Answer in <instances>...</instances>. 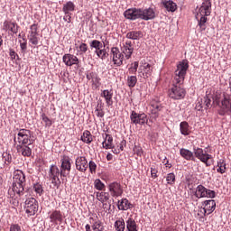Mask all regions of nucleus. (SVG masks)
Returning <instances> with one entry per match:
<instances>
[{
	"instance_id": "72a5a7b5",
	"label": "nucleus",
	"mask_w": 231,
	"mask_h": 231,
	"mask_svg": "<svg viewBox=\"0 0 231 231\" xmlns=\"http://www.w3.org/2000/svg\"><path fill=\"white\" fill-rule=\"evenodd\" d=\"M126 229L128 231H137L138 226L136 225V221H134V219L129 217L126 221Z\"/></svg>"
},
{
	"instance_id": "a878e982",
	"label": "nucleus",
	"mask_w": 231,
	"mask_h": 231,
	"mask_svg": "<svg viewBox=\"0 0 231 231\" xmlns=\"http://www.w3.org/2000/svg\"><path fill=\"white\" fill-rule=\"evenodd\" d=\"M117 208L118 210H129V208H133V204L129 202V199H122L118 201Z\"/></svg>"
},
{
	"instance_id": "09e8293b",
	"label": "nucleus",
	"mask_w": 231,
	"mask_h": 231,
	"mask_svg": "<svg viewBox=\"0 0 231 231\" xmlns=\"http://www.w3.org/2000/svg\"><path fill=\"white\" fill-rule=\"evenodd\" d=\"M41 116H42V122H44L45 124V127H50L51 125H52L53 123L51 122V119L47 117L46 114L42 113Z\"/></svg>"
},
{
	"instance_id": "20e7f679",
	"label": "nucleus",
	"mask_w": 231,
	"mask_h": 231,
	"mask_svg": "<svg viewBox=\"0 0 231 231\" xmlns=\"http://www.w3.org/2000/svg\"><path fill=\"white\" fill-rule=\"evenodd\" d=\"M26 185V175L21 170H16L14 173L13 192L18 196H24V186Z\"/></svg>"
},
{
	"instance_id": "e2e57ef3",
	"label": "nucleus",
	"mask_w": 231,
	"mask_h": 231,
	"mask_svg": "<svg viewBox=\"0 0 231 231\" xmlns=\"http://www.w3.org/2000/svg\"><path fill=\"white\" fill-rule=\"evenodd\" d=\"M9 55L12 59V60H15V59L17 57V54L15 53V51H14L13 49H10Z\"/></svg>"
},
{
	"instance_id": "ddd939ff",
	"label": "nucleus",
	"mask_w": 231,
	"mask_h": 231,
	"mask_svg": "<svg viewBox=\"0 0 231 231\" xmlns=\"http://www.w3.org/2000/svg\"><path fill=\"white\" fill-rule=\"evenodd\" d=\"M138 73L143 79H149L152 75V65L147 62L143 63L139 67Z\"/></svg>"
},
{
	"instance_id": "412c9836",
	"label": "nucleus",
	"mask_w": 231,
	"mask_h": 231,
	"mask_svg": "<svg viewBox=\"0 0 231 231\" xmlns=\"http://www.w3.org/2000/svg\"><path fill=\"white\" fill-rule=\"evenodd\" d=\"M87 80H91L92 86H95V88L100 87V77H98V74L97 72H88L86 74Z\"/></svg>"
},
{
	"instance_id": "f257e3e1",
	"label": "nucleus",
	"mask_w": 231,
	"mask_h": 231,
	"mask_svg": "<svg viewBox=\"0 0 231 231\" xmlns=\"http://www.w3.org/2000/svg\"><path fill=\"white\" fill-rule=\"evenodd\" d=\"M188 69L189 60H183L177 65L172 85L168 90V95L172 100H181L185 98L187 91L183 88V82H185V75H187Z\"/></svg>"
},
{
	"instance_id": "bb28decb",
	"label": "nucleus",
	"mask_w": 231,
	"mask_h": 231,
	"mask_svg": "<svg viewBox=\"0 0 231 231\" xmlns=\"http://www.w3.org/2000/svg\"><path fill=\"white\" fill-rule=\"evenodd\" d=\"M163 109V106L160 103H152L151 104V115L153 116V118H158L160 116V111Z\"/></svg>"
},
{
	"instance_id": "7ed1b4c3",
	"label": "nucleus",
	"mask_w": 231,
	"mask_h": 231,
	"mask_svg": "<svg viewBox=\"0 0 231 231\" xmlns=\"http://www.w3.org/2000/svg\"><path fill=\"white\" fill-rule=\"evenodd\" d=\"M212 14V1L211 0H203L201 6L199 8L195 18L198 21V25L199 26L201 32H205L207 30V21H208V17Z\"/></svg>"
},
{
	"instance_id": "9b49d317",
	"label": "nucleus",
	"mask_w": 231,
	"mask_h": 231,
	"mask_svg": "<svg viewBox=\"0 0 231 231\" xmlns=\"http://www.w3.org/2000/svg\"><path fill=\"white\" fill-rule=\"evenodd\" d=\"M60 174V170H59V167L57 165H51L50 167L49 176L51 179V183L54 185V187H60V180L59 179V176Z\"/></svg>"
},
{
	"instance_id": "b1692460",
	"label": "nucleus",
	"mask_w": 231,
	"mask_h": 231,
	"mask_svg": "<svg viewBox=\"0 0 231 231\" xmlns=\"http://www.w3.org/2000/svg\"><path fill=\"white\" fill-rule=\"evenodd\" d=\"M101 97L105 98L106 106L113 104V90L105 89L101 92Z\"/></svg>"
},
{
	"instance_id": "39448f33",
	"label": "nucleus",
	"mask_w": 231,
	"mask_h": 231,
	"mask_svg": "<svg viewBox=\"0 0 231 231\" xmlns=\"http://www.w3.org/2000/svg\"><path fill=\"white\" fill-rule=\"evenodd\" d=\"M14 145H32L35 140L32 139V131L21 128L14 137Z\"/></svg>"
},
{
	"instance_id": "69168bd1",
	"label": "nucleus",
	"mask_w": 231,
	"mask_h": 231,
	"mask_svg": "<svg viewBox=\"0 0 231 231\" xmlns=\"http://www.w3.org/2000/svg\"><path fill=\"white\" fill-rule=\"evenodd\" d=\"M63 21H66L67 23H71V14H65V16L63 17Z\"/></svg>"
},
{
	"instance_id": "6e6552de",
	"label": "nucleus",
	"mask_w": 231,
	"mask_h": 231,
	"mask_svg": "<svg viewBox=\"0 0 231 231\" xmlns=\"http://www.w3.org/2000/svg\"><path fill=\"white\" fill-rule=\"evenodd\" d=\"M130 120L134 125H145L149 122V118L145 113L138 114L136 111L133 110L130 115Z\"/></svg>"
},
{
	"instance_id": "473e14b6",
	"label": "nucleus",
	"mask_w": 231,
	"mask_h": 231,
	"mask_svg": "<svg viewBox=\"0 0 231 231\" xmlns=\"http://www.w3.org/2000/svg\"><path fill=\"white\" fill-rule=\"evenodd\" d=\"M206 187L199 184L197 186L196 190L194 192V196L198 198V199H201V198H205V191H206Z\"/></svg>"
},
{
	"instance_id": "49530a36",
	"label": "nucleus",
	"mask_w": 231,
	"mask_h": 231,
	"mask_svg": "<svg viewBox=\"0 0 231 231\" xmlns=\"http://www.w3.org/2000/svg\"><path fill=\"white\" fill-rule=\"evenodd\" d=\"M98 201L101 203H106V201H109V193L107 192H101L99 193Z\"/></svg>"
},
{
	"instance_id": "338daca9",
	"label": "nucleus",
	"mask_w": 231,
	"mask_h": 231,
	"mask_svg": "<svg viewBox=\"0 0 231 231\" xmlns=\"http://www.w3.org/2000/svg\"><path fill=\"white\" fill-rule=\"evenodd\" d=\"M165 231H180V230H178V227H176L175 226H170L166 227Z\"/></svg>"
},
{
	"instance_id": "7c9ffc66",
	"label": "nucleus",
	"mask_w": 231,
	"mask_h": 231,
	"mask_svg": "<svg viewBox=\"0 0 231 231\" xmlns=\"http://www.w3.org/2000/svg\"><path fill=\"white\" fill-rule=\"evenodd\" d=\"M89 46L91 48V50H95V51H98L99 50H101V48H106V43L103 42H100L98 40H93L90 42Z\"/></svg>"
},
{
	"instance_id": "aec40b11",
	"label": "nucleus",
	"mask_w": 231,
	"mask_h": 231,
	"mask_svg": "<svg viewBox=\"0 0 231 231\" xmlns=\"http://www.w3.org/2000/svg\"><path fill=\"white\" fill-rule=\"evenodd\" d=\"M180 154L181 158H183L184 160H187V162H190V161L196 162V157L194 156V152L189 149L181 148L180 150Z\"/></svg>"
},
{
	"instance_id": "423d86ee",
	"label": "nucleus",
	"mask_w": 231,
	"mask_h": 231,
	"mask_svg": "<svg viewBox=\"0 0 231 231\" xmlns=\"http://www.w3.org/2000/svg\"><path fill=\"white\" fill-rule=\"evenodd\" d=\"M193 155L195 158H198V160H200L202 163H205L206 167H210V165H212V162H209V160H212V155L207 153L202 148L194 147Z\"/></svg>"
},
{
	"instance_id": "1a4fd4ad",
	"label": "nucleus",
	"mask_w": 231,
	"mask_h": 231,
	"mask_svg": "<svg viewBox=\"0 0 231 231\" xmlns=\"http://www.w3.org/2000/svg\"><path fill=\"white\" fill-rule=\"evenodd\" d=\"M60 162V176L63 178H68V176H69V172H71V158H69V156L64 155Z\"/></svg>"
},
{
	"instance_id": "58836bf2",
	"label": "nucleus",
	"mask_w": 231,
	"mask_h": 231,
	"mask_svg": "<svg viewBox=\"0 0 231 231\" xmlns=\"http://www.w3.org/2000/svg\"><path fill=\"white\" fill-rule=\"evenodd\" d=\"M217 172H220V174H225L226 171V163H225L224 160H220L217 162Z\"/></svg>"
},
{
	"instance_id": "79ce46f5",
	"label": "nucleus",
	"mask_w": 231,
	"mask_h": 231,
	"mask_svg": "<svg viewBox=\"0 0 231 231\" xmlns=\"http://www.w3.org/2000/svg\"><path fill=\"white\" fill-rule=\"evenodd\" d=\"M28 39H29V42H31V44H33V46H37V44H39V35L37 34H28Z\"/></svg>"
},
{
	"instance_id": "f8f14e48",
	"label": "nucleus",
	"mask_w": 231,
	"mask_h": 231,
	"mask_svg": "<svg viewBox=\"0 0 231 231\" xmlns=\"http://www.w3.org/2000/svg\"><path fill=\"white\" fill-rule=\"evenodd\" d=\"M111 55L115 66L120 67L124 64V53L120 52L118 47L111 48Z\"/></svg>"
},
{
	"instance_id": "5fc2aeb1",
	"label": "nucleus",
	"mask_w": 231,
	"mask_h": 231,
	"mask_svg": "<svg viewBox=\"0 0 231 231\" xmlns=\"http://www.w3.org/2000/svg\"><path fill=\"white\" fill-rule=\"evenodd\" d=\"M138 66H139L138 61H134V63H132V67L129 69L131 73H136L138 71Z\"/></svg>"
},
{
	"instance_id": "cd10ccee",
	"label": "nucleus",
	"mask_w": 231,
	"mask_h": 231,
	"mask_svg": "<svg viewBox=\"0 0 231 231\" xmlns=\"http://www.w3.org/2000/svg\"><path fill=\"white\" fill-rule=\"evenodd\" d=\"M103 149H115V144H113V136L109 134H106V138L102 143Z\"/></svg>"
},
{
	"instance_id": "a19ab883",
	"label": "nucleus",
	"mask_w": 231,
	"mask_h": 231,
	"mask_svg": "<svg viewBox=\"0 0 231 231\" xmlns=\"http://www.w3.org/2000/svg\"><path fill=\"white\" fill-rule=\"evenodd\" d=\"M92 230L104 231V224L102 223V221L100 220L95 221L94 224L92 225Z\"/></svg>"
},
{
	"instance_id": "0e129e2a",
	"label": "nucleus",
	"mask_w": 231,
	"mask_h": 231,
	"mask_svg": "<svg viewBox=\"0 0 231 231\" xmlns=\"http://www.w3.org/2000/svg\"><path fill=\"white\" fill-rule=\"evenodd\" d=\"M124 147H127V141H125V139H123L119 144V149L121 151H124Z\"/></svg>"
},
{
	"instance_id": "e433bc0d",
	"label": "nucleus",
	"mask_w": 231,
	"mask_h": 231,
	"mask_svg": "<svg viewBox=\"0 0 231 231\" xmlns=\"http://www.w3.org/2000/svg\"><path fill=\"white\" fill-rule=\"evenodd\" d=\"M163 6L168 12H176L177 5L172 0L163 2Z\"/></svg>"
},
{
	"instance_id": "9d476101",
	"label": "nucleus",
	"mask_w": 231,
	"mask_h": 231,
	"mask_svg": "<svg viewBox=\"0 0 231 231\" xmlns=\"http://www.w3.org/2000/svg\"><path fill=\"white\" fill-rule=\"evenodd\" d=\"M108 190L112 198H120L124 194V188L118 181H114L108 184Z\"/></svg>"
},
{
	"instance_id": "13d9d810",
	"label": "nucleus",
	"mask_w": 231,
	"mask_h": 231,
	"mask_svg": "<svg viewBox=\"0 0 231 231\" xmlns=\"http://www.w3.org/2000/svg\"><path fill=\"white\" fill-rule=\"evenodd\" d=\"M79 51H81L80 55H82V53H86L88 51V44L81 43L79 45Z\"/></svg>"
},
{
	"instance_id": "4c0bfd02",
	"label": "nucleus",
	"mask_w": 231,
	"mask_h": 231,
	"mask_svg": "<svg viewBox=\"0 0 231 231\" xmlns=\"http://www.w3.org/2000/svg\"><path fill=\"white\" fill-rule=\"evenodd\" d=\"M114 226L116 231H124L125 230V221H124V218H120L115 222Z\"/></svg>"
},
{
	"instance_id": "a18cd8bd",
	"label": "nucleus",
	"mask_w": 231,
	"mask_h": 231,
	"mask_svg": "<svg viewBox=\"0 0 231 231\" xmlns=\"http://www.w3.org/2000/svg\"><path fill=\"white\" fill-rule=\"evenodd\" d=\"M166 181L168 185H174V183H176V175L174 174V172L167 174Z\"/></svg>"
},
{
	"instance_id": "f704fd0d",
	"label": "nucleus",
	"mask_w": 231,
	"mask_h": 231,
	"mask_svg": "<svg viewBox=\"0 0 231 231\" xmlns=\"http://www.w3.org/2000/svg\"><path fill=\"white\" fill-rule=\"evenodd\" d=\"M62 12L64 14H69V12H75V4L71 1L67 2L63 5Z\"/></svg>"
},
{
	"instance_id": "f3484780",
	"label": "nucleus",
	"mask_w": 231,
	"mask_h": 231,
	"mask_svg": "<svg viewBox=\"0 0 231 231\" xmlns=\"http://www.w3.org/2000/svg\"><path fill=\"white\" fill-rule=\"evenodd\" d=\"M62 61L65 66L71 67L79 64V58L73 54L67 53L63 55Z\"/></svg>"
},
{
	"instance_id": "0eeeda50",
	"label": "nucleus",
	"mask_w": 231,
	"mask_h": 231,
	"mask_svg": "<svg viewBox=\"0 0 231 231\" xmlns=\"http://www.w3.org/2000/svg\"><path fill=\"white\" fill-rule=\"evenodd\" d=\"M24 210L25 214H28V216H35L39 210V202L35 198H29L25 200L24 205Z\"/></svg>"
},
{
	"instance_id": "f03ea898",
	"label": "nucleus",
	"mask_w": 231,
	"mask_h": 231,
	"mask_svg": "<svg viewBox=\"0 0 231 231\" xmlns=\"http://www.w3.org/2000/svg\"><path fill=\"white\" fill-rule=\"evenodd\" d=\"M213 102L218 106L220 116H231V95L226 92H216Z\"/></svg>"
},
{
	"instance_id": "864d4df0",
	"label": "nucleus",
	"mask_w": 231,
	"mask_h": 231,
	"mask_svg": "<svg viewBox=\"0 0 231 231\" xmlns=\"http://www.w3.org/2000/svg\"><path fill=\"white\" fill-rule=\"evenodd\" d=\"M211 102L212 100L208 98V96L204 97V98L202 99V103H204V108L208 109V107H210L211 106Z\"/></svg>"
},
{
	"instance_id": "4be33fe9",
	"label": "nucleus",
	"mask_w": 231,
	"mask_h": 231,
	"mask_svg": "<svg viewBox=\"0 0 231 231\" xmlns=\"http://www.w3.org/2000/svg\"><path fill=\"white\" fill-rule=\"evenodd\" d=\"M16 151L21 152L22 156H27L28 158L32 156V148L28 144L16 145Z\"/></svg>"
},
{
	"instance_id": "5701e85b",
	"label": "nucleus",
	"mask_w": 231,
	"mask_h": 231,
	"mask_svg": "<svg viewBox=\"0 0 231 231\" xmlns=\"http://www.w3.org/2000/svg\"><path fill=\"white\" fill-rule=\"evenodd\" d=\"M190 129L192 128L190 127V125H189L187 121L180 122V134H182L183 136H189L190 133H192Z\"/></svg>"
},
{
	"instance_id": "6e6d98bb",
	"label": "nucleus",
	"mask_w": 231,
	"mask_h": 231,
	"mask_svg": "<svg viewBox=\"0 0 231 231\" xmlns=\"http://www.w3.org/2000/svg\"><path fill=\"white\" fill-rule=\"evenodd\" d=\"M9 231H23L19 224H11Z\"/></svg>"
},
{
	"instance_id": "393cba45",
	"label": "nucleus",
	"mask_w": 231,
	"mask_h": 231,
	"mask_svg": "<svg viewBox=\"0 0 231 231\" xmlns=\"http://www.w3.org/2000/svg\"><path fill=\"white\" fill-rule=\"evenodd\" d=\"M125 37L132 41H140L143 37V32L142 31H130L126 33Z\"/></svg>"
},
{
	"instance_id": "a211bd4d",
	"label": "nucleus",
	"mask_w": 231,
	"mask_h": 231,
	"mask_svg": "<svg viewBox=\"0 0 231 231\" xmlns=\"http://www.w3.org/2000/svg\"><path fill=\"white\" fill-rule=\"evenodd\" d=\"M88 160L84 156L78 157L76 159V169L79 171V172H86L88 171Z\"/></svg>"
},
{
	"instance_id": "c9c22d12",
	"label": "nucleus",
	"mask_w": 231,
	"mask_h": 231,
	"mask_svg": "<svg viewBox=\"0 0 231 231\" xmlns=\"http://www.w3.org/2000/svg\"><path fill=\"white\" fill-rule=\"evenodd\" d=\"M95 53L97 55L98 59H101V60H106L107 57H109V53H107L106 48H101L98 51H95Z\"/></svg>"
},
{
	"instance_id": "603ef678",
	"label": "nucleus",
	"mask_w": 231,
	"mask_h": 231,
	"mask_svg": "<svg viewBox=\"0 0 231 231\" xmlns=\"http://www.w3.org/2000/svg\"><path fill=\"white\" fill-rule=\"evenodd\" d=\"M88 169L91 174H95L97 172V163H95L93 161H90L88 162Z\"/></svg>"
},
{
	"instance_id": "37998d69",
	"label": "nucleus",
	"mask_w": 231,
	"mask_h": 231,
	"mask_svg": "<svg viewBox=\"0 0 231 231\" xmlns=\"http://www.w3.org/2000/svg\"><path fill=\"white\" fill-rule=\"evenodd\" d=\"M94 187H95V189H97V190H105L106 184H104V182H102V180H100V179H97L94 181Z\"/></svg>"
},
{
	"instance_id": "ea45409f",
	"label": "nucleus",
	"mask_w": 231,
	"mask_h": 231,
	"mask_svg": "<svg viewBox=\"0 0 231 231\" xmlns=\"http://www.w3.org/2000/svg\"><path fill=\"white\" fill-rule=\"evenodd\" d=\"M137 82H138V79L136 78V76H128L127 83H126L128 88H134Z\"/></svg>"
},
{
	"instance_id": "c85d7f7f",
	"label": "nucleus",
	"mask_w": 231,
	"mask_h": 231,
	"mask_svg": "<svg viewBox=\"0 0 231 231\" xmlns=\"http://www.w3.org/2000/svg\"><path fill=\"white\" fill-rule=\"evenodd\" d=\"M51 223H62V213L60 210H54L52 214L50 215Z\"/></svg>"
},
{
	"instance_id": "c756f323",
	"label": "nucleus",
	"mask_w": 231,
	"mask_h": 231,
	"mask_svg": "<svg viewBox=\"0 0 231 231\" xmlns=\"http://www.w3.org/2000/svg\"><path fill=\"white\" fill-rule=\"evenodd\" d=\"M5 30L12 32V33H17L19 32V25L14 22H5Z\"/></svg>"
},
{
	"instance_id": "2eb2a0df",
	"label": "nucleus",
	"mask_w": 231,
	"mask_h": 231,
	"mask_svg": "<svg viewBox=\"0 0 231 231\" xmlns=\"http://www.w3.org/2000/svg\"><path fill=\"white\" fill-rule=\"evenodd\" d=\"M124 15L125 19L129 21H136V19H141L140 8H130L125 11Z\"/></svg>"
},
{
	"instance_id": "6ab92c4d",
	"label": "nucleus",
	"mask_w": 231,
	"mask_h": 231,
	"mask_svg": "<svg viewBox=\"0 0 231 231\" xmlns=\"http://www.w3.org/2000/svg\"><path fill=\"white\" fill-rule=\"evenodd\" d=\"M134 51V47H133V42H131V41L125 42V43L123 46V53L125 56V59L127 60H129Z\"/></svg>"
},
{
	"instance_id": "8fccbe9b",
	"label": "nucleus",
	"mask_w": 231,
	"mask_h": 231,
	"mask_svg": "<svg viewBox=\"0 0 231 231\" xmlns=\"http://www.w3.org/2000/svg\"><path fill=\"white\" fill-rule=\"evenodd\" d=\"M204 198H210L211 199H214V198H216V191L206 188Z\"/></svg>"
},
{
	"instance_id": "dca6fc26",
	"label": "nucleus",
	"mask_w": 231,
	"mask_h": 231,
	"mask_svg": "<svg viewBox=\"0 0 231 231\" xmlns=\"http://www.w3.org/2000/svg\"><path fill=\"white\" fill-rule=\"evenodd\" d=\"M204 216H209L214 210H216V200L209 199L202 202Z\"/></svg>"
},
{
	"instance_id": "052dcab7",
	"label": "nucleus",
	"mask_w": 231,
	"mask_h": 231,
	"mask_svg": "<svg viewBox=\"0 0 231 231\" xmlns=\"http://www.w3.org/2000/svg\"><path fill=\"white\" fill-rule=\"evenodd\" d=\"M151 174H152V178H153V179L158 178V170L156 168L152 167Z\"/></svg>"
},
{
	"instance_id": "4468645a",
	"label": "nucleus",
	"mask_w": 231,
	"mask_h": 231,
	"mask_svg": "<svg viewBox=\"0 0 231 231\" xmlns=\"http://www.w3.org/2000/svg\"><path fill=\"white\" fill-rule=\"evenodd\" d=\"M141 19L143 21H152V19H156V12L153 8H140Z\"/></svg>"
},
{
	"instance_id": "c03bdc74",
	"label": "nucleus",
	"mask_w": 231,
	"mask_h": 231,
	"mask_svg": "<svg viewBox=\"0 0 231 231\" xmlns=\"http://www.w3.org/2000/svg\"><path fill=\"white\" fill-rule=\"evenodd\" d=\"M29 35H39V24L33 23L30 26Z\"/></svg>"
},
{
	"instance_id": "2f4dec72",
	"label": "nucleus",
	"mask_w": 231,
	"mask_h": 231,
	"mask_svg": "<svg viewBox=\"0 0 231 231\" xmlns=\"http://www.w3.org/2000/svg\"><path fill=\"white\" fill-rule=\"evenodd\" d=\"M80 140L84 142V143H91V142H93V134H91L89 130H85L80 137Z\"/></svg>"
},
{
	"instance_id": "774afa93",
	"label": "nucleus",
	"mask_w": 231,
	"mask_h": 231,
	"mask_svg": "<svg viewBox=\"0 0 231 231\" xmlns=\"http://www.w3.org/2000/svg\"><path fill=\"white\" fill-rule=\"evenodd\" d=\"M96 108H99V109H104V104L102 103V100L99 99L97 101V107Z\"/></svg>"
},
{
	"instance_id": "680f3d73",
	"label": "nucleus",
	"mask_w": 231,
	"mask_h": 231,
	"mask_svg": "<svg viewBox=\"0 0 231 231\" xmlns=\"http://www.w3.org/2000/svg\"><path fill=\"white\" fill-rule=\"evenodd\" d=\"M20 47L22 51L23 52L26 51V50L28 49V42H21L20 41Z\"/></svg>"
},
{
	"instance_id": "bf43d9fd",
	"label": "nucleus",
	"mask_w": 231,
	"mask_h": 231,
	"mask_svg": "<svg viewBox=\"0 0 231 231\" xmlns=\"http://www.w3.org/2000/svg\"><path fill=\"white\" fill-rule=\"evenodd\" d=\"M97 111V116H98V118H104V115H106V113L104 112V108H96Z\"/></svg>"
},
{
	"instance_id": "de8ad7c7",
	"label": "nucleus",
	"mask_w": 231,
	"mask_h": 231,
	"mask_svg": "<svg viewBox=\"0 0 231 231\" xmlns=\"http://www.w3.org/2000/svg\"><path fill=\"white\" fill-rule=\"evenodd\" d=\"M33 190L36 192V194H39V196H42V192H44V189H42V185L41 183H35L33 185Z\"/></svg>"
},
{
	"instance_id": "4d7b16f0",
	"label": "nucleus",
	"mask_w": 231,
	"mask_h": 231,
	"mask_svg": "<svg viewBox=\"0 0 231 231\" xmlns=\"http://www.w3.org/2000/svg\"><path fill=\"white\" fill-rule=\"evenodd\" d=\"M205 107V105H203V99H200V101H199L196 106H195V109L197 111H203V108Z\"/></svg>"
},
{
	"instance_id": "3c124183",
	"label": "nucleus",
	"mask_w": 231,
	"mask_h": 231,
	"mask_svg": "<svg viewBox=\"0 0 231 231\" xmlns=\"http://www.w3.org/2000/svg\"><path fill=\"white\" fill-rule=\"evenodd\" d=\"M2 156H3V160H5V162L6 163V165H10V163H12V154H10L8 152H4Z\"/></svg>"
}]
</instances>
